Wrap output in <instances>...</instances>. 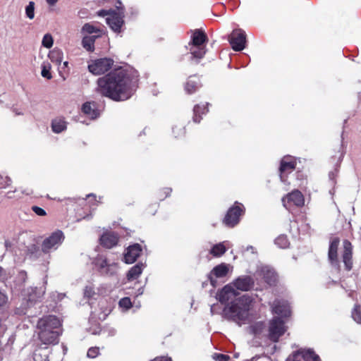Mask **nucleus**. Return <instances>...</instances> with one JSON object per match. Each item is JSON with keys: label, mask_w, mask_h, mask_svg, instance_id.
Segmentation results:
<instances>
[{"label": "nucleus", "mask_w": 361, "mask_h": 361, "mask_svg": "<svg viewBox=\"0 0 361 361\" xmlns=\"http://www.w3.org/2000/svg\"><path fill=\"white\" fill-rule=\"evenodd\" d=\"M229 43L232 49L235 51L244 49L246 43V34L242 29H235L232 31L228 37Z\"/></svg>", "instance_id": "obj_9"}, {"label": "nucleus", "mask_w": 361, "mask_h": 361, "mask_svg": "<svg viewBox=\"0 0 361 361\" xmlns=\"http://www.w3.org/2000/svg\"><path fill=\"white\" fill-rule=\"evenodd\" d=\"M202 87L200 77L197 75H192L188 77L185 84V90L189 94L195 93Z\"/></svg>", "instance_id": "obj_21"}, {"label": "nucleus", "mask_w": 361, "mask_h": 361, "mask_svg": "<svg viewBox=\"0 0 361 361\" xmlns=\"http://www.w3.org/2000/svg\"><path fill=\"white\" fill-rule=\"evenodd\" d=\"M64 235L62 231L58 230L45 238L42 244L44 252H49L51 249H56L63 242Z\"/></svg>", "instance_id": "obj_10"}, {"label": "nucleus", "mask_w": 361, "mask_h": 361, "mask_svg": "<svg viewBox=\"0 0 361 361\" xmlns=\"http://www.w3.org/2000/svg\"><path fill=\"white\" fill-rule=\"evenodd\" d=\"M210 282H211V283H212L213 286H214V281H213L212 279H210Z\"/></svg>", "instance_id": "obj_58"}, {"label": "nucleus", "mask_w": 361, "mask_h": 361, "mask_svg": "<svg viewBox=\"0 0 361 361\" xmlns=\"http://www.w3.org/2000/svg\"><path fill=\"white\" fill-rule=\"evenodd\" d=\"M116 11L114 10H112V9H110V10H100L99 12H98V15L99 16H111V14L113 13H114Z\"/></svg>", "instance_id": "obj_46"}, {"label": "nucleus", "mask_w": 361, "mask_h": 361, "mask_svg": "<svg viewBox=\"0 0 361 361\" xmlns=\"http://www.w3.org/2000/svg\"><path fill=\"white\" fill-rule=\"evenodd\" d=\"M99 354V349L97 347H92L87 350V355L88 357L94 358Z\"/></svg>", "instance_id": "obj_42"}, {"label": "nucleus", "mask_w": 361, "mask_h": 361, "mask_svg": "<svg viewBox=\"0 0 361 361\" xmlns=\"http://www.w3.org/2000/svg\"><path fill=\"white\" fill-rule=\"evenodd\" d=\"M82 32H86L88 34H92V33H98V35H100V37L103 34L102 30L94 26L93 25L90 23H85L82 27Z\"/></svg>", "instance_id": "obj_33"}, {"label": "nucleus", "mask_w": 361, "mask_h": 361, "mask_svg": "<svg viewBox=\"0 0 361 361\" xmlns=\"http://www.w3.org/2000/svg\"><path fill=\"white\" fill-rule=\"evenodd\" d=\"M7 301L6 295L0 291V307L6 304Z\"/></svg>", "instance_id": "obj_48"}, {"label": "nucleus", "mask_w": 361, "mask_h": 361, "mask_svg": "<svg viewBox=\"0 0 361 361\" xmlns=\"http://www.w3.org/2000/svg\"><path fill=\"white\" fill-rule=\"evenodd\" d=\"M275 243L281 248H286L288 247L289 242L286 236L280 235L275 240Z\"/></svg>", "instance_id": "obj_36"}, {"label": "nucleus", "mask_w": 361, "mask_h": 361, "mask_svg": "<svg viewBox=\"0 0 361 361\" xmlns=\"http://www.w3.org/2000/svg\"><path fill=\"white\" fill-rule=\"evenodd\" d=\"M47 1V3L50 5V6H53L59 0H46Z\"/></svg>", "instance_id": "obj_54"}, {"label": "nucleus", "mask_w": 361, "mask_h": 361, "mask_svg": "<svg viewBox=\"0 0 361 361\" xmlns=\"http://www.w3.org/2000/svg\"><path fill=\"white\" fill-rule=\"evenodd\" d=\"M340 243L339 238L332 236L330 239L328 257L331 264L338 262V247Z\"/></svg>", "instance_id": "obj_22"}, {"label": "nucleus", "mask_w": 361, "mask_h": 361, "mask_svg": "<svg viewBox=\"0 0 361 361\" xmlns=\"http://www.w3.org/2000/svg\"><path fill=\"white\" fill-rule=\"evenodd\" d=\"M152 361H172L171 358L167 357H157Z\"/></svg>", "instance_id": "obj_50"}, {"label": "nucleus", "mask_w": 361, "mask_h": 361, "mask_svg": "<svg viewBox=\"0 0 361 361\" xmlns=\"http://www.w3.org/2000/svg\"><path fill=\"white\" fill-rule=\"evenodd\" d=\"M352 317L355 322L361 324V305H355L352 311Z\"/></svg>", "instance_id": "obj_34"}, {"label": "nucleus", "mask_w": 361, "mask_h": 361, "mask_svg": "<svg viewBox=\"0 0 361 361\" xmlns=\"http://www.w3.org/2000/svg\"><path fill=\"white\" fill-rule=\"evenodd\" d=\"M229 360V357L226 355L219 354L217 355L218 361H228Z\"/></svg>", "instance_id": "obj_49"}, {"label": "nucleus", "mask_w": 361, "mask_h": 361, "mask_svg": "<svg viewBox=\"0 0 361 361\" xmlns=\"http://www.w3.org/2000/svg\"><path fill=\"white\" fill-rule=\"evenodd\" d=\"M297 165L296 159L291 156H285L280 161L279 173L281 180L286 182L287 175L293 172Z\"/></svg>", "instance_id": "obj_11"}, {"label": "nucleus", "mask_w": 361, "mask_h": 361, "mask_svg": "<svg viewBox=\"0 0 361 361\" xmlns=\"http://www.w3.org/2000/svg\"><path fill=\"white\" fill-rule=\"evenodd\" d=\"M82 112L91 119H96L99 116L97 104L94 102H86L81 108Z\"/></svg>", "instance_id": "obj_23"}, {"label": "nucleus", "mask_w": 361, "mask_h": 361, "mask_svg": "<svg viewBox=\"0 0 361 361\" xmlns=\"http://www.w3.org/2000/svg\"><path fill=\"white\" fill-rule=\"evenodd\" d=\"M252 305V299L244 295L231 304L228 308V313L233 320L238 322L245 323L249 321L250 310Z\"/></svg>", "instance_id": "obj_4"}, {"label": "nucleus", "mask_w": 361, "mask_h": 361, "mask_svg": "<svg viewBox=\"0 0 361 361\" xmlns=\"http://www.w3.org/2000/svg\"><path fill=\"white\" fill-rule=\"evenodd\" d=\"M228 271V268L226 264H221L216 266L212 269V274L215 275L217 278H221L225 276Z\"/></svg>", "instance_id": "obj_31"}, {"label": "nucleus", "mask_w": 361, "mask_h": 361, "mask_svg": "<svg viewBox=\"0 0 361 361\" xmlns=\"http://www.w3.org/2000/svg\"><path fill=\"white\" fill-rule=\"evenodd\" d=\"M124 17L123 9L121 8L120 13L115 11L111 16H108L106 18V22L114 32L120 33L124 24Z\"/></svg>", "instance_id": "obj_13"}, {"label": "nucleus", "mask_w": 361, "mask_h": 361, "mask_svg": "<svg viewBox=\"0 0 361 361\" xmlns=\"http://www.w3.org/2000/svg\"><path fill=\"white\" fill-rule=\"evenodd\" d=\"M172 133L176 138H180L184 137L185 135V129L181 126H175L172 128Z\"/></svg>", "instance_id": "obj_35"}, {"label": "nucleus", "mask_w": 361, "mask_h": 361, "mask_svg": "<svg viewBox=\"0 0 361 361\" xmlns=\"http://www.w3.org/2000/svg\"><path fill=\"white\" fill-rule=\"evenodd\" d=\"M238 293L231 283L226 285L217 293V299L221 303H226L237 296Z\"/></svg>", "instance_id": "obj_14"}, {"label": "nucleus", "mask_w": 361, "mask_h": 361, "mask_svg": "<svg viewBox=\"0 0 361 361\" xmlns=\"http://www.w3.org/2000/svg\"><path fill=\"white\" fill-rule=\"evenodd\" d=\"M264 328V324L262 322H257L250 326V329L254 334H258L262 332Z\"/></svg>", "instance_id": "obj_40"}, {"label": "nucleus", "mask_w": 361, "mask_h": 361, "mask_svg": "<svg viewBox=\"0 0 361 361\" xmlns=\"http://www.w3.org/2000/svg\"><path fill=\"white\" fill-rule=\"evenodd\" d=\"M343 262L345 264V269L350 271L353 268V245L349 240H345L343 243Z\"/></svg>", "instance_id": "obj_15"}, {"label": "nucleus", "mask_w": 361, "mask_h": 361, "mask_svg": "<svg viewBox=\"0 0 361 361\" xmlns=\"http://www.w3.org/2000/svg\"><path fill=\"white\" fill-rule=\"evenodd\" d=\"M142 252V247L139 244L129 246L124 255V261L127 264H132L136 261Z\"/></svg>", "instance_id": "obj_20"}, {"label": "nucleus", "mask_w": 361, "mask_h": 361, "mask_svg": "<svg viewBox=\"0 0 361 361\" xmlns=\"http://www.w3.org/2000/svg\"><path fill=\"white\" fill-rule=\"evenodd\" d=\"M287 361H320V359L314 352L307 350L295 353Z\"/></svg>", "instance_id": "obj_16"}, {"label": "nucleus", "mask_w": 361, "mask_h": 361, "mask_svg": "<svg viewBox=\"0 0 361 361\" xmlns=\"http://www.w3.org/2000/svg\"><path fill=\"white\" fill-rule=\"evenodd\" d=\"M86 200H82L80 205H83L85 207L84 212L80 213V209H77L76 210V221H80L82 219H90L92 218V211L95 209V207L98 205L99 203L101 202L102 197H99L97 200V196L94 193L88 194L86 196Z\"/></svg>", "instance_id": "obj_6"}, {"label": "nucleus", "mask_w": 361, "mask_h": 361, "mask_svg": "<svg viewBox=\"0 0 361 361\" xmlns=\"http://www.w3.org/2000/svg\"><path fill=\"white\" fill-rule=\"evenodd\" d=\"M68 61H65L63 62V67H68Z\"/></svg>", "instance_id": "obj_57"}, {"label": "nucleus", "mask_w": 361, "mask_h": 361, "mask_svg": "<svg viewBox=\"0 0 361 361\" xmlns=\"http://www.w3.org/2000/svg\"><path fill=\"white\" fill-rule=\"evenodd\" d=\"M283 205L288 209L291 207H302L305 205V197L298 189H294L281 199Z\"/></svg>", "instance_id": "obj_7"}, {"label": "nucleus", "mask_w": 361, "mask_h": 361, "mask_svg": "<svg viewBox=\"0 0 361 361\" xmlns=\"http://www.w3.org/2000/svg\"><path fill=\"white\" fill-rule=\"evenodd\" d=\"M52 130L56 133H60L66 129V123L62 118L54 119L51 122Z\"/></svg>", "instance_id": "obj_29"}, {"label": "nucleus", "mask_w": 361, "mask_h": 361, "mask_svg": "<svg viewBox=\"0 0 361 361\" xmlns=\"http://www.w3.org/2000/svg\"><path fill=\"white\" fill-rule=\"evenodd\" d=\"M26 16L30 19H33L35 17V3L30 1L29 4L25 8Z\"/></svg>", "instance_id": "obj_38"}, {"label": "nucleus", "mask_w": 361, "mask_h": 361, "mask_svg": "<svg viewBox=\"0 0 361 361\" xmlns=\"http://www.w3.org/2000/svg\"><path fill=\"white\" fill-rule=\"evenodd\" d=\"M11 180L10 179H8L7 182H6V185L4 186V188L6 186H8L11 184Z\"/></svg>", "instance_id": "obj_56"}, {"label": "nucleus", "mask_w": 361, "mask_h": 361, "mask_svg": "<svg viewBox=\"0 0 361 361\" xmlns=\"http://www.w3.org/2000/svg\"><path fill=\"white\" fill-rule=\"evenodd\" d=\"M63 54L61 50L55 49L50 51L49 57L50 60L57 65H61L63 60Z\"/></svg>", "instance_id": "obj_30"}, {"label": "nucleus", "mask_w": 361, "mask_h": 361, "mask_svg": "<svg viewBox=\"0 0 361 361\" xmlns=\"http://www.w3.org/2000/svg\"><path fill=\"white\" fill-rule=\"evenodd\" d=\"M39 353H37V352L35 353V354H34V360L35 361H47V360H48L47 356H45V357L44 359H39Z\"/></svg>", "instance_id": "obj_52"}, {"label": "nucleus", "mask_w": 361, "mask_h": 361, "mask_svg": "<svg viewBox=\"0 0 361 361\" xmlns=\"http://www.w3.org/2000/svg\"><path fill=\"white\" fill-rule=\"evenodd\" d=\"M233 287L241 291H248L254 286V280L249 276H242L231 283Z\"/></svg>", "instance_id": "obj_17"}, {"label": "nucleus", "mask_w": 361, "mask_h": 361, "mask_svg": "<svg viewBox=\"0 0 361 361\" xmlns=\"http://www.w3.org/2000/svg\"><path fill=\"white\" fill-rule=\"evenodd\" d=\"M118 241V236L113 232H106L100 238V243L106 248H111L116 245Z\"/></svg>", "instance_id": "obj_24"}, {"label": "nucleus", "mask_w": 361, "mask_h": 361, "mask_svg": "<svg viewBox=\"0 0 361 361\" xmlns=\"http://www.w3.org/2000/svg\"><path fill=\"white\" fill-rule=\"evenodd\" d=\"M38 338L43 345H56L63 333L62 322L56 316L47 315L39 319L37 324Z\"/></svg>", "instance_id": "obj_2"}, {"label": "nucleus", "mask_w": 361, "mask_h": 361, "mask_svg": "<svg viewBox=\"0 0 361 361\" xmlns=\"http://www.w3.org/2000/svg\"><path fill=\"white\" fill-rule=\"evenodd\" d=\"M145 267L144 264L139 263L133 266L127 274V279L129 281H133L137 279L142 274Z\"/></svg>", "instance_id": "obj_28"}, {"label": "nucleus", "mask_w": 361, "mask_h": 361, "mask_svg": "<svg viewBox=\"0 0 361 361\" xmlns=\"http://www.w3.org/2000/svg\"><path fill=\"white\" fill-rule=\"evenodd\" d=\"M248 249H249V247H247V250ZM253 249H254L253 247H252V246L250 247V250H253Z\"/></svg>", "instance_id": "obj_59"}, {"label": "nucleus", "mask_w": 361, "mask_h": 361, "mask_svg": "<svg viewBox=\"0 0 361 361\" xmlns=\"http://www.w3.org/2000/svg\"><path fill=\"white\" fill-rule=\"evenodd\" d=\"M32 210L38 216H45L47 214L45 210L38 206H32Z\"/></svg>", "instance_id": "obj_44"}, {"label": "nucleus", "mask_w": 361, "mask_h": 361, "mask_svg": "<svg viewBox=\"0 0 361 361\" xmlns=\"http://www.w3.org/2000/svg\"><path fill=\"white\" fill-rule=\"evenodd\" d=\"M4 269L1 267H0V277L4 274Z\"/></svg>", "instance_id": "obj_55"}, {"label": "nucleus", "mask_w": 361, "mask_h": 361, "mask_svg": "<svg viewBox=\"0 0 361 361\" xmlns=\"http://www.w3.org/2000/svg\"><path fill=\"white\" fill-rule=\"evenodd\" d=\"M192 35L189 42V50L191 54V60L196 64L200 63L207 53L206 44L208 42L207 34L202 29L191 30Z\"/></svg>", "instance_id": "obj_3"}, {"label": "nucleus", "mask_w": 361, "mask_h": 361, "mask_svg": "<svg viewBox=\"0 0 361 361\" xmlns=\"http://www.w3.org/2000/svg\"><path fill=\"white\" fill-rule=\"evenodd\" d=\"M138 81L137 73L118 67L97 79V91L113 101H126L134 94Z\"/></svg>", "instance_id": "obj_1"}, {"label": "nucleus", "mask_w": 361, "mask_h": 361, "mask_svg": "<svg viewBox=\"0 0 361 361\" xmlns=\"http://www.w3.org/2000/svg\"><path fill=\"white\" fill-rule=\"evenodd\" d=\"M208 105L209 103L195 105L193 108L192 120L195 123H200L202 116L205 115L209 111Z\"/></svg>", "instance_id": "obj_25"}, {"label": "nucleus", "mask_w": 361, "mask_h": 361, "mask_svg": "<svg viewBox=\"0 0 361 361\" xmlns=\"http://www.w3.org/2000/svg\"><path fill=\"white\" fill-rule=\"evenodd\" d=\"M286 328L283 322L278 318L274 317L269 322V337L274 341H278L279 338L285 333Z\"/></svg>", "instance_id": "obj_12"}, {"label": "nucleus", "mask_w": 361, "mask_h": 361, "mask_svg": "<svg viewBox=\"0 0 361 361\" xmlns=\"http://www.w3.org/2000/svg\"><path fill=\"white\" fill-rule=\"evenodd\" d=\"M296 178L297 179L300 180L301 181V183L300 184V186L302 185L305 182L307 181V176L303 173L302 171H298L296 172Z\"/></svg>", "instance_id": "obj_45"}, {"label": "nucleus", "mask_w": 361, "mask_h": 361, "mask_svg": "<svg viewBox=\"0 0 361 361\" xmlns=\"http://www.w3.org/2000/svg\"><path fill=\"white\" fill-rule=\"evenodd\" d=\"M54 40L53 37L50 34H46L43 37L42 44L43 47L49 49L53 46Z\"/></svg>", "instance_id": "obj_37"}, {"label": "nucleus", "mask_w": 361, "mask_h": 361, "mask_svg": "<svg viewBox=\"0 0 361 361\" xmlns=\"http://www.w3.org/2000/svg\"><path fill=\"white\" fill-rule=\"evenodd\" d=\"M114 65V60L109 58H102L94 61L88 65V69L94 75H102L109 71Z\"/></svg>", "instance_id": "obj_8"}, {"label": "nucleus", "mask_w": 361, "mask_h": 361, "mask_svg": "<svg viewBox=\"0 0 361 361\" xmlns=\"http://www.w3.org/2000/svg\"><path fill=\"white\" fill-rule=\"evenodd\" d=\"M246 208L245 205L235 201L227 210L224 219L223 223L226 226H236L240 222L243 216L245 214Z\"/></svg>", "instance_id": "obj_5"}, {"label": "nucleus", "mask_w": 361, "mask_h": 361, "mask_svg": "<svg viewBox=\"0 0 361 361\" xmlns=\"http://www.w3.org/2000/svg\"><path fill=\"white\" fill-rule=\"evenodd\" d=\"M119 305L121 307L129 309L132 306L130 299L129 298H123L119 301Z\"/></svg>", "instance_id": "obj_43"}, {"label": "nucleus", "mask_w": 361, "mask_h": 361, "mask_svg": "<svg viewBox=\"0 0 361 361\" xmlns=\"http://www.w3.org/2000/svg\"><path fill=\"white\" fill-rule=\"evenodd\" d=\"M157 207H158V206L154 205V207H155V209H151V208H150L151 207H149L148 208V209H149L148 212H149V214H151L154 215V214H155L156 211H157Z\"/></svg>", "instance_id": "obj_53"}, {"label": "nucleus", "mask_w": 361, "mask_h": 361, "mask_svg": "<svg viewBox=\"0 0 361 361\" xmlns=\"http://www.w3.org/2000/svg\"><path fill=\"white\" fill-rule=\"evenodd\" d=\"M264 361H271V360L269 359H268V358H266V359H264Z\"/></svg>", "instance_id": "obj_60"}, {"label": "nucleus", "mask_w": 361, "mask_h": 361, "mask_svg": "<svg viewBox=\"0 0 361 361\" xmlns=\"http://www.w3.org/2000/svg\"><path fill=\"white\" fill-rule=\"evenodd\" d=\"M260 275L265 282L270 286L275 284L276 282L277 276L273 269L268 267H262L260 269Z\"/></svg>", "instance_id": "obj_26"}, {"label": "nucleus", "mask_w": 361, "mask_h": 361, "mask_svg": "<svg viewBox=\"0 0 361 361\" xmlns=\"http://www.w3.org/2000/svg\"><path fill=\"white\" fill-rule=\"evenodd\" d=\"M172 189L171 188H164L158 192V198L159 200H164L165 198L171 195Z\"/></svg>", "instance_id": "obj_39"}, {"label": "nucleus", "mask_w": 361, "mask_h": 361, "mask_svg": "<svg viewBox=\"0 0 361 361\" xmlns=\"http://www.w3.org/2000/svg\"><path fill=\"white\" fill-rule=\"evenodd\" d=\"M116 9L114 11H116V13H120V10L121 8L123 9V15H125V8L124 6L122 5V3L121 1L118 0L116 3Z\"/></svg>", "instance_id": "obj_47"}, {"label": "nucleus", "mask_w": 361, "mask_h": 361, "mask_svg": "<svg viewBox=\"0 0 361 361\" xmlns=\"http://www.w3.org/2000/svg\"><path fill=\"white\" fill-rule=\"evenodd\" d=\"M100 37V35L85 36L82 39V45L87 51L93 52L94 51L95 40Z\"/></svg>", "instance_id": "obj_27"}, {"label": "nucleus", "mask_w": 361, "mask_h": 361, "mask_svg": "<svg viewBox=\"0 0 361 361\" xmlns=\"http://www.w3.org/2000/svg\"><path fill=\"white\" fill-rule=\"evenodd\" d=\"M95 264L102 274H114L117 267L116 263L109 264L106 258L103 256H99L96 259Z\"/></svg>", "instance_id": "obj_19"}, {"label": "nucleus", "mask_w": 361, "mask_h": 361, "mask_svg": "<svg viewBox=\"0 0 361 361\" xmlns=\"http://www.w3.org/2000/svg\"><path fill=\"white\" fill-rule=\"evenodd\" d=\"M226 251V248L224 243H219L212 247L210 250L211 255L214 257H220L224 255Z\"/></svg>", "instance_id": "obj_32"}, {"label": "nucleus", "mask_w": 361, "mask_h": 361, "mask_svg": "<svg viewBox=\"0 0 361 361\" xmlns=\"http://www.w3.org/2000/svg\"><path fill=\"white\" fill-rule=\"evenodd\" d=\"M15 193H16V191H8L6 194V197L8 199H14V198H16Z\"/></svg>", "instance_id": "obj_51"}, {"label": "nucleus", "mask_w": 361, "mask_h": 361, "mask_svg": "<svg viewBox=\"0 0 361 361\" xmlns=\"http://www.w3.org/2000/svg\"><path fill=\"white\" fill-rule=\"evenodd\" d=\"M271 312L273 314H278L282 317H288L290 314V310L287 302L276 300L271 305Z\"/></svg>", "instance_id": "obj_18"}, {"label": "nucleus", "mask_w": 361, "mask_h": 361, "mask_svg": "<svg viewBox=\"0 0 361 361\" xmlns=\"http://www.w3.org/2000/svg\"><path fill=\"white\" fill-rule=\"evenodd\" d=\"M51 66L49 64L48 65H43L42 68V76L43 78H45L47 79H51L52 78V75L50 73Z\"/></svg>", "instance_id": "obj_41"}]
</instances>
